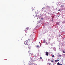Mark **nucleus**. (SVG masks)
Masks as SVG:
<instances>
[{
  "instance_id": "nucleus-20",
  "label": "nucleus",
  "mask_w": 65,
  "mask_h": 65,
  "mask_svg": "<svg viewBox=\"0 0 65 65\" xmlns=\"http://www.w3.org/2000/svg\"><path fill=\"white\" fill-rule=\"evenodd\" d=\"M58 11H60V9H59L58 10Z\"/></svg>"
},
{
  "instance_id": "nucleus-9",
  "label": "nucleus",
  "mask_w": 65,
  "mask_h": 65,
  "mask_svg": "<svg viewBox=\"0 0 65 65\" xmlns=\"http://www.w3.org/2000/svg\"><path fill=\"white\" fill-rule=\"evenodd\" d=\"M40 59L41 60L42 59V60H43V59H42V57H40Z\"/></svg>"
},
{
  "instance_id": "nucleus-10",
  "label": "nucleus",
  "mask_w": 65,
  "mask_h": 65,
  "mask_svg": "<svg viewBox=\"0 0 65 65\" xmlns=\"http://www.w3.org/2000/svg\"><path fill=\"white\" fill-rule=\"evenodd\" d=\"M51 62H52V63H53V62H54V61H53V60H52L51 61Z\"/></svg>"
},
{
  "instance_id": "nucleus-21",
  "label": "nucleus",
  "mask_w": 65,
  "mask_h": 65,
  "mask_svg": "<svg viewBox=\"0 0 65 65\" xmlns=\"http://www.w3.org/2000/svg\"><path fill=\"white\" fill-rule=\"evenodd\" d=\"M41 20H43V18H41Z\"/></svg>"
},
{
  "instance_id": "nucleus-14",
  "label": "nucleus",
  "mask_w": 65,
  "mask_h": 65,
  "mask_svg": "<svg viewBox=\"0 0 65 65\" xmlns=\"http://www.w3.org/2000/svg\"><path fill=\"white\" fill-rule=\"evenodd\" d=\"M52 57H55V56H54V55H53L52 56Z\"/></svg>"
},
{
  "instance_id": "nucleus-15",
  "label": "nucleus",
  "mask_w": 65,
  "mask_h": 65,
  "mask_svg": "<svg viewBox=\"0 0 65 65\" xmlns=\"http://www.w3.org/2000/svg\"><path fill=\"white\" fill-rule=\"evenodd\" d=\"M61 45H63V43H61Z\"/></svg>"
},
{
  "instance_id": "nucleus-25",
  "label": "nucleus",
  "mask_w": 65,
  "mask_h": 65,
  "mask_svg": "<svg viewBox=\"0 0 65 65\" xmlns=\"http://www.w3.org/2000/svg\"><path fill=\"white\" fill-rule=\"evenodd\" d=\"M32 65H33V63H31Z\"/></svg>"
},
{
  "instance_id": "nucleus-26",
  "label": "nucleus",
  "mask_w": 65,
  "mask_h": 65,
  "mask_svg": "<svg viewBox=\"0 0 65 65\" xmlns=\"http://www.w3.org/2000/svg\"><path fill=\"white\" fill-rule=\"evenodd\" d=\"M30 65V64H29V65Z\"/></svg>"
},
{
  "instance_id": "nucleus-24",
  "label": "nucleus",
  "mask_w": 65,
  "mask_h": 65,
  "mask_svg": "<svg viewBox=\"0 0 65 65\" xmlns=\"http://www.w3.org/2000/svg\"><path fill=\"white\" fill-rule=\"evenodd\" d=\"M60 65H63L62 64H60Z\"/></svg>"
},
{
  "instance_id": "nucleus-16",
  "label": "nucleus",
  "mask_w": 65,
  "mask_h": 65,
  "mask_svg": "<svg viewBox=\"0 0 65 65\" xmlns=\"http://www.w3.org/2000/svg\"><path fill=\"white\" fill-rule=\"evenodd\" d=\"M56 24H58V25H59V23H58V22L56 23Z\"/></svg>"
},
{
  "instance_id": "nucleus-27",
  "label": "nucleus",
  "mask_w": 65,
  "mask_h": 65,
  "mask_svg": "<svg viewBox=\"0 0 65 65\" xmlns=\"http://www.w3.org/2000/svg\"><path fill=\"white\" fill-rule=\"evenodd\" d=\"M39 43H40V42H39Z\"/></svg>"
},
{
  "instance_id": "nucleus-8",
  "label": "nucleus",
  "mask_w": 65,
  "mask_h": 65,
  "mask_svg": "<svg viewBox=\"0 0 65 65\" xmlns=\"http://www.w3.org/2000/svg\"><path fill=\"white\" fill-rule=\"evenodd\" d=\"M57 65H60V63L59 62H58L57 64Z\"/></svg>"
},
{
  "instance_id": "nucleus-4",
  "label": "nucleus",
  "mask_w": 65,
  "mask_h": 65,
  "mask_svg": "<svg viewBox=\"0 0 65 65\" xmlns=\"http://www.w3.org/2000/svg\"><path fill=\"white\" fill-rule=\"evenodd\" d=\"M27 50H28V52H29V51H30V49L29 48H27Z\"/></svg>"
},
{
  "instance_id": "nucleus-28",
  "label": "nucleus",
  "mask_w": 65,
  "mask_h": 65,
  "mask_svg": "<svg viewBox=\"0 0 65 65\" xmlns=\"http://www.w3.org/2000/svg\"><path fill=\"white\" fill-rule=\"evenodd\" d=\"M60 24H61V23L60 22Z\"/></svg>"
},
{
  "instance_id": "nucleus-17",
  "label": "nucleus",
  "mask_w": 65,
  "mask_h": 65,
  "mask_svg": "<svg viewBox=\"0 0 65 65\" xmlns=\"http://www.w3.org/2000/svg\"><path fill=\"white\" fill-rule=\"evenodd\" d=\"M59 57H61V55H59Z\"/></svg>"
},
{
  "instance_id": "nucleus-19",
  "label": "nucleus",
  "mask_w": 65,
  "mask_h": 65,
  "mask_svg": "<svg viewBox=\"0 0 65 65\" xmlns=\"http://www.w3.org/2000/svg\"><path fill=\"white\" fill-rule=\"evenodd\" d=\"M39 46L38 45L37 46V47H38Z\"/></svg>"
},
{
  "instance_id": "nucleus-22",
  "label": "nucleus",
  "mask_w": 65,
  "mask_h": 65,
  "mask_svg": "<svg viewBox=\"0 0 65 65\" xmlns=\"http://www.w3.org/2000/svg\"><path fill=\"white\" fill-rule=\"evenodd\" d=\"M46 43V44H47V43Z\"/></svg>"
},
{
  "instance_id": "nucleus-7",
  "label": "nucleus",
  "mask_w": 65,
  "mask_h": 65,
  "mask_svg": "<svg viewBox=\"0 0 65 65\" xmlns=\"http://www.w3.org/2000/svg\"><path fill=\"white\" fill-rule=\"evenodd\" d=\"M64 5H62L61 6V7H64Z\"/></svg>"
},
{
  "instance_id": "nucleus-13",
  "label": "nucleus",
  "mask_w": 65,
  "mask_h": 65,
  "mask_svg": "<svg viewBox=\"0 0 65 65\" xmlns=\"http://www.w3.org/2000/svg\"><path fill=\"white\" fill-rule=\"evenodd\" d=\"M62 52H63V53H65V51H63Z\"/></svg>"
},
{
  "instance_id": "nucleus-12",
  "label": "nucleus",
  "mask_w": 65,
  "mask_h": 65,
  "mask_svg": "<svg viewBox=\"0 0 65 65\" xmlns=\"http://www.w3.org/2000/svg\"><path fill=\"white\" fill-rule=\"evenodd\" d=\"M43 43H45V40L43 41Z\"/></svg>"
},
{
  "instance_id": "nucleus-2",
  "label": "nucleus",
  "mask_w": 65,
  "mask_h": 65,
  "mask_svg": "<svg viewBox=\"0 0 65 65\" xmlns=\"http://www.w3.org/2000/svg\"><path fill=\"white\" fill-rule=\"evenodd\" d=\"M29 29V27H27L26 28L25 30H26V31H27V30H28Z\"/></svg>"
},
{
  "instance_id": "nucleus-18",
  "label": "nucleus",
  "mask_w": 65,
  "mask_h": 65,
  "mask_svg": "<svg viewBox=\"0 0 65 65\" xmlns=\"http://www.w3.org/2000/svg\"><path fill=\"white\" fill-rule=\"evenodd\" d=\"M25 36H27V35H26V34H25Z\"/></svg>"
},
{
  "instance_id": "nucleus-1",
  "label": "nucleus",
  "mask_w": 65,
  "mask_h": 65,
  "mask_svg": "<svg viewBox=\"0 0 65 65\" xmlns=\"http://www.w3.org/2000/svg\"><path fill=\"white\" fill-rule=\"evenodd\" d=\"M45 53H46V56H48V52H45Z\"/></svg>"
},
{
  "instance_id": "nucleus-6",
  "label": "nucleus",
  "mask_w": 65,
  "mask_h": 65,
  "mask_svg": "<svg viewBox=\"0 0 65 65\" xmlns=\"http://www.w3.org/2000/svg\"><path fill=\"white\" fill-rule=\"evenodd\" d=\"M42 10H45V8H42Z\"/></svg>"
},
{
  "instance_id": "nucleus-11",
  "label": "nucleus",
  "mask_w": 65,
  "mask_h": 65,
  "mask_svg": "<svg viewBox=\"0 0 65 65\" xmlns=\"http://www.w3.org/2000/svg\"><path fill=\"white\" fill-rule=\"evenodd\" d=\"M25 32L26 33H27V31L25 30Z\"/></svg>"
},
{
  "instance_id": "nucleus-5",
  "label": "nucleus",
  "mask_w": 65,
  "mask_h": 65,
  "mask_svg": "<svg viewBox=\"0 0 65 65\" xmlns=\"http://www.w3.org/2000/svg\"><path fill=\"white\" fill-rule=\"evenodd\" d=\"M55 62H58V61H59V60L58 59H57L56 60H55Z\"/></svg>"
},
{
  "instance_id": "nucleus-23",
  "label": "nucleus",
  "mask_w": 65,
  "mask_h": 65,
  "mask_svg": "<svg viewBox=\"0 0 65 65\" xmlns=\"http://www.w3.org/2000/svg\"><path fill=\"white\" fill-rule=\"evenodd\" d=\"M37 20H38V18H37Z\"/></svg>"
},
{
  "instance_id": "nucleus-3",
  "label": "nucleus",
  "mask_w": 65,
  "mask_h": 65,
  "mask_svg": "<svg viewBox=\"0 0 65 65\" xmlns=\"http://www.w3.org/2000/svg\"><path fill=\"white\" fill-rule=\"evenodd\" d=\"M24 44H27V45H28L27 44L28 43L27 42H25Z\"/></svg>"
}]
</instances>
